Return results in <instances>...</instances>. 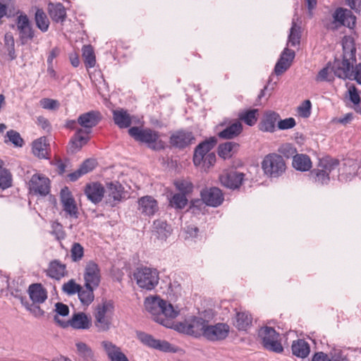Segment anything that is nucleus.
I'll use <instances>...</instances> for the list:
<instances>
[{
  "label": "nucleus",
  "instance_id": "f257e3e1",
  "mask_svg": "<svg viewBox=\"0 0 361 361\" xmlns=\"http://www.w3.org/2000/svg\"><path fill=\"white\" fill-rule=\"evenodd\" d=\"M145 307L152 314L153 320L167 328L173 329L175 324L172 319L178 315L179 310L171 303L157 297L147 298Z\"/></svg>",
  "mask_w": 361,
  "mask_h": 361
},
{
  "label": "nucleus",
  "instance_id": "f03ea898",
  "mask_svg": "<svg viewBox=\"0 0 361 361\" xmlns=\"http://www.w3.org/2000/svg\"><path fill=\"white\" fill-rule=\"evenodd\" d=\"M343 59L334 63V74L340 78H350L352 75V67L357 62L356 47L354 37L344 36L342 39Z\"/></svg>",
  "mask_w": 361,
  "mask_h": 361
},
{
  "label": "nucleus",
  "instance_id": "7ed1b4c3",
  "mask_svg": "<svg viewBox=\"0 0 361 361\" xmlns=\"http://www.w3.org/2000/svg\"><path fill=\"white\" fill-rule=\"evenodd\" d=\"M128 134L135 141L144 143L153 149L159 150L164 148L163 142L159 140V133L149 128L131 127L128 129Z\"/></svg>",
  "mask_w": 361,
  "mask_h": 361
},
{
  "label": "nucleus",
  "instance_id": "20e7f679",
  "mask_svg": "<svg viewBox=\"0 0 361 361\" xmlns=\"http://www.w3.org/2000/svg\"><path fill=\"white\" fill-rule=\"evenodd\" d=\"M114 312V304L111 300H102L97 305L94 312V324L98 331L104 332L110 329Z\"/></svg>",
  "mask_w": 361,
  "mask_h": 361
},
{
  "label": "nucleus",
  "instance_id": "39448f33",
  "mask_svg": "<svg viewBox=\"0 0 361 361\" xmlns=\"http://www.w3.org/2000/svg\"><path fill=\"white\" fill-rule=\"evenodd\" d=\"M338 166L337 159L326 157L320 160L317 168L312 170L309 174L310 178L317 185L328 184L330 174Z\"/></svg>",
  "mask_w": 361,
  "mask_h": 361
},
{
  "label": "nucleus",
  "instance_id": "423d86ee",
  "mask_svg": "<svg viewBox=\"0 0 361 361\" xmlns=\"http://www.w3.org/2000/svg\"><path fill=\"white\" fill-rule=\"evenodd\" d=\"M257 338L262 346L269 351L276 353H281L283 351L281 335L272 327H261L257 332Z\"/></svg>",
  "mask_w": 361,
  "mask_h": 361
},
{
  "label": "nucleus",
  "instance_id": "0eeeda50",
  "mask_svg": "<svg viewBox=\"0 0 361 361\" xmlns=\"http://www.w3.org/2000/svg\"><path fill=\"white\" fill-rule=\"evenodd\" d=\"M133 277L140 288L152 290L159 283V272L155 268L140 267L135 270Z\"/></svg>",
  "mask_w": 361,
  "mask_h": 361
},
{
  "label": "nucleus",
  "instance_id": "6e6552de",
  "mask_svg": "<svg viewBox=\"0 0 361 361\" xmlns=\"http://www.w3.org/2000/svg\"><path fill=\"white\" fill-rule=\"evenodd\" d=\"M207 322V320L202 317H192L189 319L176 323L173 329L180 333L195 338L204 337Z\"/></svg>",
  "mask_w": 361,
  "mask_h": 361
},
{
  "label": "nucleus",
  "instance_id": "1a4fd4ad",
  "mask_svg": "<svg viewBox=\"0 0 361 361\" xmlns=\"http://www.w3.org/2000/svg\"><path fill=\"white\" fill-rule=\"evenodd\" d=\"M333 20L324 24L329 30H336L342 26L353 30L356 24V17L350 10L342 7L337 8L332 13Z\"/></svg>",
  "mask_w": 361,
  "mask_h": 361
},
{
  "label": "nucleus",
  "instance_id": "9d476101",
  "mask_svg": "<svg viewBox=\"0 0 361 361\" xmlns=\"http://www.w3.org/2000/svg\"><path fill=\"white\" fill-rule=\"evenodd\" d=\"M262 168L267 176L279 177L285 172L286 164L281 155L271 153L264 157L262 162Z\"/></svg>",
  "mask_w": 361,
  "mask_h": 361
},
{
  "label": "nucleus",
  "instance_id": "9b49d317",
  "mask_svg": "<svg viewBox=\"0 0 361 361\" xmlns=\"http://www.w3.org/2000/svg\"><path fill=\"white\" fill-rule=\"evenodd\" d=\"M204 333V338L209 341H221L228 336L230 326L226 323L223 322L210 324L207 321Z\"/></svg>",
  "mask_w": 361,
  "mask_h": 361
},
{
  "label": "nucleus",
  "instance_id": "f8f14e48",
  "mask_svg": "<svg viewBox=\"0 0 361 361\" xmlns=\"http://www.w3.org/2000/svg\"><path fill=\"white\" fill-rule=\"evenodd\" d=\"M54 321L63 328L71 326L74 329H89L92 324L91 317L82 312L74 313L67 322L61 320L58 316H54Z\"/></svg>",
  "mask_w": 361,
  "mask_h": 361
},
{
  "label": "nucleus",
  "instance_id": "ddd939ff",
  "mask_svg": "<svg viewBox=\"0 0 361 361\" xmlns=\"http://www.w3.org/2000/svg\"><path fill=\"white\" fill-rule=\"evenodd\" d=\"M16 24L19 32V37L23 44L32 40L35 37V30L30 23V19L25 13L17 16Z\"/></svg>",
  "mask_w": 361,
  "mask_h": 361
},
{
  "label": "nucleus",
  "instance_id": "4468645a",
  "mask_svg": "<svg viewBox=\"0 0 361 361\" xmlns=\"http://www.w3.org/2000/svg\"><path fill=\"white\" fill-rule=\"evenodd\" d=\"M28 187L31 193L46 196L50 191V180L42 174L35 173L30 180Z\"/></svg>",
  "mask_w": 361,
  "mask_h": 361
},
{
  "label": "nucleus",
  "instance_id": "2eb2a0df",
  "mask_svg": "<svg viewBox=\"0 0 361 361\" xmlns=\"http://www.w3.org/2000/svg\"><path fill=\"white\" fill-rule=\"evenodd\" d=\"M360 168V163L356 160L351 159H344L338 169V180L341 182L352 180L357 175L358 170Z\"/></svg>",
  "mask_w": 361,
  "mask_h": 361
},
{
  "label": "nucleus",
  "instance_id": "dca6fc26",
  "mask_svg": "<svg viewBox=\"0 0 361 361\" xmlns=\"http://www.w3.org/2000/svg\"><path fill=\"white\" fill-rule=\"evenodd\" d=\"M137 339L145 345L163 352H173L171 345L166 341L155 339L152 335L143 331H137Z\"/></svg>",
  "mask_w": 361,
  "mask_h": 361
},
{
  "label": "nucleus",
  "instance_id": "f3484780",
  "mask_svg": "<svg viewBox=\"0 0 361 361\" xmlns=\"http://www.w3.org/2000/svg\"><path fill=\"white\" fill-rule=\"evenodd\" d=\"M83 278L85 285L98 288L101 281V274L98 264L94 261H89L85 265Z\"/></svg>",
  "mask_w": 361,
  "mask_h": 361
},
{
  "label": "nucleus",
  "instance_id": "a211bd4d",
  "mask_svg": "<svg viewBox=\"0 0 361 361\" xmlns=\"http://www.w3.org/2000/svg\"><path fill=\"white\" fill-rule=\"evenodd\" d=\"M244 173L233 169L224 170L219 176L221 183L230 189L238 188L243 183Z\"/></svg>",
  "mask_w": 361,
  "mask_h": 361
},
{
  "label": "nucleus",
  "instance_id": "6ab92c4d",
  "mask_svg": "<svg viewBox=\"0 0 361 361\" xmlns=\"http://www.w3.org/2000/svg\"><path fill=\"white\" fill-rule=\"evenodd\" d=\"M217 143V139L215 137H210L209 139L200 142L195 149L193 155V163L196 166H199L203 161L204 157L210 153Z\"/></svg>",
  "mask_w": 361,
  "mask_h": 361
},
{
  "label": "nucleus",
  "instance_id": "aec40b11",
  "mask_svg": "<svg viewBox=\"0 0 361 361\" xmlns=\"http://www.w3.org/2000/svg\"><path fill=\"white\" fill-rule=\"evenodd\" d=\"M201 197L203 202L209 207H217L224 200L221 190L216 187L204 189L201 191Z\"/></svg>",
  "mask_w": 361,
  "mask_h": 361
},
{
  "label": "nucleus",
  "instance_id": "412c9836",
  "mask_svg": "<svg viewBox=\"0 0 361 361\" xmlns=\"http://www.w3.org/2000/svg\"><path fill=\"white\" fill-rule=\"evenodd\" d=\"M60 197L63 210L66 214L71 218L78 219L79 212L75 201L67 188L61 190Z\"/></svg>",
  "mask_w": 361,
  "mask_h": 361
},
{
  "label": "nucleus",
  "instance_id": "4be33fe9",
  "mask_svg": "<svg viewBox=\"0 0 361 361\" xmlns=\"http://www.w3.org/2000/svg\"><path fill=\"white\" fill-rule=\"evenodd\" d=\"M101 118V114L99 111H90L80 115L78 123L84 128V132L89 134L91 129L99 123Z\"/></svg>",
  "mask_w": 361,
  "mask_h": 361
},
{
  "label": "nucleus",
  "instance_id": "5701e85b",
  "mask_svg": "<svg viewBox=\"0 0 361 361\" xmlns=\"http://www.w3.org/2000/svg\"><path fill=\"white\" fill-rule=\"evenodd\" d=\"M195 140L192 132L180 130L173 133L170 137V144L176 148L183 149L190 145Z\"/></svg>",
  "mask_w": 361,
  "mask_h": 361
},
{
  "label": "nucleus",
  "instance_id": "b1692460",
  "mask_svg": "<svg viewBox=\"0 0 361 361\" xmlns=\"http://www.w3.org/2000/svg\"><path fill=\"white\" fill-rule=\"evenodd\" d=\"M295 56L294 51L285 48L275 65L274 72L276 75H280L286 71L290 67Z\"/></svg>",
  "mask_w": 361,
  "mask_h": 361
},
{
  "label": "nucleus",
  "instance_id": "393cba45",
  "mask_svg": "<svg viewBox=\"0 0 361 361\" xmlns=\"http://www.w3.org/2000/svg\"><path fill=\"white\" fill-rule=\"evenodd\" d=\"M280 116L274 111H267L259 123V130L266 133H274L276 130V124H278Z\"/></svg>",
  "mask_w": 361,
  "mask_h": 361
},
{
  "label": "nucleus",
  "instance_id": "a878e982",
  "mask_svg": "<svg viewBox=\"0 0 361 361\" xmlns=\"http://www.w3.org/2000/svg\"><path fill=\"white\" fill-rule=\"evenodd\" d=\"M84 191L89 200L94 204H97L102 200L104 188L99 183H91L86 185Z\"/></svg>",
  "mask_w": 361,
  "mask_h": 361
},
{
  "label": "nucleus",
  "instance_id": "bb28decb",
  "mask_svg": "<svg viewBox=\"0 0 361 361\" xmlns=\"http://www.w3.org/2000/svg\"><path fill=\"white\" fill-rule=\"evenodd\" d=\"M46 274L49 277L59 281L68 275L66 265L59 259H54L49 262Z\"/></svg>",
  "mask_w": 361,
  "mask_h": 361
},
{
  "label": "nucleus",
  "instance_id": "cd10ccee",
  "mask_svg": "<svg viewBox=\"0 0 361 361\" xmlns=\"http://www.w3.org/2000/svg\"><path fill=\"white\" fill-rule=\"evenodd\" d=\"M90 140L88 134L84 132L83 129L78 128L75 135L71 139L68 143V151L71 153H75L87 143Z\"/></svg>",
  "mask_w": 361,
  "mask_h": 361
},
{
  "label": "nucleus",
  "instance_id": "c85d7f7f",
  "mask_svg": "<svg viewBox=\"0 0 361 361\" xmlns=\"http://www.w3.org/2000/svg\"><path fill=\"white\" fill-rule=\"evenodd\" d=\"M138 210L145 216H153L158 210L157 200L152 196H144L138 200Z\"/></svg>",
  "mask_w": 361,
  "mask_h": 361
},
{
  "label": "nucleus",
  "instance_id": "c756f323",
  "mask_svg": "<svg viewBox=\"0 0 361 361\" xmlns=\"http://www.w3.org/2000/svg\"><path fill=\"white\" fill-rule=\"evenodd\" d=\"M252 323V317L247 311L236 312L233 318V324L238 331H247Z\"/></svg>",
  "mask_w": 361,
  "mask_h": 361
},
{
  "label": "nucleus",
  "instance_id": "7c9ffc66",
  "mask_svg": "<svg viewBox=\"0 0 361 361\" xmlns=\"http://www.w3.org/2000/svg\"><path fill=\"white\" fill-rule=\"evenodd\" d=\"M30 298L34 303L41 304L47 299V291L41 283H32L28 288Z\"/></svg>",
  "mask_w": 361,
  "mask_h": 361
},
{
  "label": "nucleus",
  "instance_id": "2f4dec72",
  "mask_svg": "<svg viewBox=\"0 0 361 361\" xmlns=\"http://www.w3.org/2000/svg\"><path fill=\"white\" fill-rule=\"evenodd\" d=\"M113 119L114 123L119 128H128L132 124V116L124 109H118L113 110Z\"/></svg>",
  "mask_w": 361,
  "mask_h": 361
},
{
  "label": "nucleus",
  "instance_id": "473e14b6",
  "mask_svg": "<svg viewBox=\"0 0 361 361\" xmlns=\"http://www.w3.org/2000/svg\"><path fill=\"white\" fill-rule=\"evenodd\" d=\"M102 344L111 361H129L120 348L111 342L103 341Z\"/></svg>",
  "mask_w": 361,
  "mask_h": 361
},
{
  "label": "nucleus",
  "instance_id": "72a5a7b5",
  "mask_svg": "<svg viewBox=\"0 0 361 361\" xmlns=\"http://www.w3.org/2000/svg\"><path fill=\"white\" fill-rule=\"evenodd\" d=\"M243 131V125L240 121H235L226 126L218 133L219 137L225 140H231L238 137Z\"/></svg>",
  "mask_w": 361,
  "mask_h": 361
},
{
  "label": "nucleus",
  "instance_id": "f704fd0d",
  "mask_svg": "<svg viewBox=\"0 0 361 361\" xmlns=\"http://www.w3.org/2000/svg\"><path fill=\"white\" fill-rule=\"evenodd\" d=\"M291 350L293 355L304 359L309 355L310 346L304 339H298L293 341Z\"/></svg>",
  "mask_w": 361,
  "mask_h": 361
},
{
  "label": "nucleus",
  "instance_id": "c9c22d12",
  "mask_svg": "<svg viewBox=\"0 0 361 361\" xmlns=\"http://www.w3.org/2000/svg\"><path fill=\"white\" fill-rule=\"evenodd\" d=\"M49 14L56 23H63L66 18V11L62 4H49L48 6Z\"/></svg>",
  "mask_w": 361,
  "mask_h": 361
},
{
  "label": "nucleus",
  "instance_id": "e433bc0d",
  "mask_svg": "<svg viewBox=\"0 0 361 361\" xmlns=\"http://www.w3.org/2000/svg\"><path fill=\"white\" fill-rule=\"evenodd\" d=\"M239 144L235 142H226L218 147V154L224 159L231 158L238 150Z\"/></svg>",
  "mask_w": 361,
  "mask_h": 361
},
{
  "label": "nucleus",
  "instance_id": "4c0bfd02",
  "mask_svg": "<svg viewBox=\"0 0 361 361\" xmlns=\"http://www.w3.org/2000/svg\"><path fill=\"white\" fill-rule=\"evenodd\" d=\"M293 166L297 171H308L312 166L310 157L304 154H298L293 157Z\"/></svg>",
  "mask_w": 361,
  "mask_h": 361
},
{
  "label": "nucleus",
  "instance_id": "58836bf2",
  "mask_svg": "<svg viewBox=\"0 0 361 361\" xmlns=\"http://www.w3.org/2000/svg\"><path fill=\"white\" fill-rule=\"evenodd\" d=\"M97 288H92L91 286H87V285L85 284L83 287H80V290L78 293V296L82 305L85 306H89L94 301V291Z\"/></svg>",
  "mask_w": 361,
  "mask_h": 361
},
{
  "label": "nucleus",
  "instance_id": "ea45409f",
  "mask_svg": "<svg viewBox=\"0 0 361 361\" xmlns=\"http://www.w3.org/2000/svg\"><path fill=\"white\" fill-rule=\"evenodd\" d=\"M258 109H250L243 110L238 114L240 121L244 122L249 126H253L256 124L258 119Z\"/></svg>",
  "mask_w": 361,
  "mask_h": 361
},
{
  "label": "nucleus",
  "instance_id": "a19ab883",
  "mask_svg": "<svg viewBox=\"0 0 361 361\" xmlns=\"http://www.w3.org/2000/svg\"><path fill=\"white\" fill-rule=\"evenodd\" d=\"M36 27L42 32L48 31L50 22L46 13L42 8H37L35 13Z\"/></svg>",
  "mask_w": 361,
  "mask_h": 361
},
{
  "label": "nucleus",
  "instance_id": "79ce46f5",
  "mask_svg": "<svg viewBox=\"0 0 361 361\" xmlns=\"http://www.w3.org/2000/svg\"><path fill=\"white\" fill-rule=\"evenodd\" d=\"M32 153L39 159H47V145L45 137H40L35 140L32 147Z\"/></svg>",
  "mask_w": 361,
  "mask_h": 361
},
{
  "label": "nucleus",
  "instance_id": "37998d69",
  "mask_svg": "<svg viewBox=\"0 0 361 361\" xmlns=\"http://www.w3.org/2000/svg\"><path fill=\"white\" fill-rule=\"evenodd\" d=\"M300 26L297 25L295 19L292 20V26L290 29V33L288 35V44H290L293 47L300 44L301 37Z\"/></svg>",
  "mask_w": 361,
  "mask_h": 361
},
{
  "label": "nucleus",
  "instance_id": "c03bdc74",
  "mask_svg": "<svg viewBox=\"0 0 361 361\" xmlns=\"http://www.w3.org/2000/svg\"><path fill=\"white\" fill-rule=\"evenodd\" d=\"M82 57L87 68H91L95 66L96 58L93 47L91 45H85L82 47Z\"/></svg>",
  "mask_w": 361,
  "mask_h": 361
},
{
  "label": "nucleus",
  "instance_id": "a18cd8bd",
  "mask_svg": "<svg viewBox=\"0 0 361 361\" xmlns=\"http://www.w3.org/2000/svg\"><path fill=\"white\" fill-rule=\"evenodd\" d=\"M12 174L11 172L3 168V164L0 166V189L6 190L12 185Z\"/></svg>",
  "mask_w": 361,
  "mask_h": 361
},
{
  "label": "nucleus",
  "instance_id": "49530a36",
  "mask_svg": "<svg viewBox=\"0 0 361 361\" xmlns=\"http://www.w3.org/2000/svg\"><path fill=\"white\" fill-rule=\"evenodd\" d=\"M174 185L176 189L180 192V194L188 195L190 194L193 190V185L188 180H177L174 182Z\"/></svg>",
  "mask_w": 361,
  "mask_h": 361
},
{
  "label": "nucleus",
  "instance_id": "de8ad7c7",
  "mask_svg": "<svg viewBox=\"0 0 361 361\" xmlns=\"http://www.w3.org/2000/svg\"><path fill=\"white\" fill-rule=\"evenodd\" d=\"M109 196L114 199V200L119 201L122 198L123 188L118 183H110L108 185Z\"/></svg>",
  "mask_w": 361,
  "mask_h": 361
},
{
  "label": "nucleus",
  "instance_id": "09e8293b",
  "mask_svg": "<svg viewBox=\"0 0 361 361\" xmlns=\"http://www.w3.org/2000/svg\"><path fill=\"white\" fill-rule=\"evenodd\" d=\"M51 231L50 233L54 235L58 241L64 240L66 237V233L63 229V225L55 221L51 223Z\"/></svg>",
  "mask_w": 361,
  "mask_h": 361
},
{
  "label": "nucleus",
  "instance_id": "8fccbe9b",
  "mask_svg": "<svg viewBox=\"0 0 361 361\" xmlns=\"http://www.w3.org/2000/svg\"><path fill=\"white\" fill-rule=\"evenodd\" d=\"M188 202V200L186 197V195L180 193H176L170 199L169 204L172 207L182 209L187 205Z\"/></svg>",
  "mask_w": 361,
  "mask_h": 361
},
{
  "label": "nucleus",
  "instance_id": "3c124183",
  "mask_svg": "<svg viewBox=\"0 0 361 361\" xmlns=\"http://www.w3.org/2000/svg\"><path fill=\"white\" fill-rule=\"evenodd\" d=\"M81 286L75 282L74 279H70L62 286V291L68 295H73L78 293Z\"/></svg>",
  "mask_w": 361,
  "mask_h": 361
},
{
  "label": "nucleus",
  "instance_id": "603ef678",
  "mask_svg": "<svg viewBox=\"0 0 361 361\" xmlns=\"http://www.w3.org/2000/svg\"><path fill=\"white\" fill-rule=\"evenodd\" d=\"M71 256L73 262H78L84 256V248L78 243H74L71 249Z\"/></svg>",
  "mask_w": 361,
  "mask_h": 361
},
{
  "label": "nucleus",
  "instance_id": "864d4df0",
  "mask_svg": "<svg viewBox=\"0 0 361 361\" xmlns=\"http://www.w3.org/2000/svg\"><path fill=\"white\" fill-rule=\"evenodd\" d=\"M279 152L286 158L293 157L298 154L296 148L290 143H285L280 146Z\"/></svg>",
  "mask_w": 361,
  "mask_h": 361
},
{
  "label": "nucleus",
  "instance_id": "5fc2aeb1",
  "mask_svg": "<svg viewBox=\"0 0 361 361\" xmlns=\"http://www.w3.org/2000/svg\"><path fill=\"white\" fill-rule=\"evenodd\" d=\"M8 141L12 142L16 147H22L24 144L23 138L19 133L16 130H10L6 133ZM7 142V140H6Z\"/></svg>",
  "mask_w": 361,
  "mask_h": 361
},
{
  "label": "nucleus",
  "instance_id": "6e6d98bb",
  "mask_svg": "<svg viewBox=\"0 0 361 361\" xmlns=\"http://www.w3.org/2000/svg\"><path fill=\"white\" fill-rule=\"evenodd\" d=\"M5 45L7 47L9 56L12 59H15L14 39L11 34L6 33L4 37Z\"/></svg>",
  "mask_w": 361,
  "mask_h": 361
},
{
  "label": "nucleus",
  "instance_id": "4d7b16f0",
  "mask_svg": "<svg viewBox=\"0 0 361 361\" xmlns=\"http://www.w3.org/2000/svg\"><path fill=\"white\" fill-rule=\"evenodd\" d=\"M311 102L310 100L304 101L300 106L298 107V112L301 117L308 118L311 114Z\"/></svg>",
  "mask_w": 361,
  "mask_h": 361
},
{
  "label": "nucleus",
  "instance_id": "13d9d810",
  "mask_svg": "<svg viewBox=\"0 0 361 361\" xmlns=\"http://www.w3.org/2000/svg\"><path fill=\"white\" fill-rule=\"evenodd\" d=\"M296 123L293 118H288L283 120H279L278 128L280 130H288L293 128Z\"/></svg>",
  "mask_w": 361,
  "mask_h": 361
},
{
  "label": "nucleus",
  "instance_id": "bf43d9fd",
  "mask_svg": "<svg viewBox=\"0 0 361 361\" xmlns=\"http://www.w3.org/2000/svg\"><path fill=\"white\" fill-rule=\"evenodd\" d=\"M95 167V161L94 159H86L80 165L79 169L85 175L92 171Z\"/></svg>",
  "mask_w": 361,
  "mask_h": 361
},
{
  "label": "nucleus",
  "instance_id": "052dcab7",
  "mask_svg": "<svg viewBox=\"0 0 361 361\" xmlns=\"http://www.w3.org/2000/svg\"><path fill=\"white\" fill-rule=\"evenodd\" d=\"M37 303L27 304L25 307L35 317H40L44 314V311L42 310Z\"/></svg>",
  "mask_w": 361,
  "mask_h": 361
},
{
  "label": "nucleus",
  "instance_id": "680f3d73",
  "mask_svg": "<svg viewBox=\"0 0 361 361\" xmlns=\"http://www.w3.org/2000/svg\"><path fill=\"white\" fill-rule=\"evenodd\" d=\"M40 105L43 109L53 110L59 106V103L56 100L44 98L40 101Z\"/></svg>",
  "mask_w": 361,
  "mask_h": 361
},
{
  "label": "nucleus",
  "instance_id": "e2e57ef3",
  "mask_svg": "<svg viewBox=\"0 0 361 361\" xmlns=\"http://www.w3.org/2000/svg\"><path fill=\"white\" fill-rule=\"evenodd\" d=\"M216 162V155L214 152H210L205 155L202 164L204 169H209L214 166Z\"/></svg>",
  "mask_w": 361,
  "mask_h": 361
},
{
  "label": "nucleus",
  "instance_id": "0e129e2a",
  "mask_svg": "<svg viewBox=\"0 0 361 361\" xmlns=\"http://www.w3.org/2000/svg\"><path fill=\"white\" fill-rule=\"evenodd\" d=\"M55 311L56 312V315L58 316H62L66 317L68 316L69 314V307L68 305L62 303V302H56L55 305Z\"/></svg>",
  "mask_w": 361,
  "mask_h": 361
},
{
  "label": "nucleus",
  "instance_id": "69168bd1",
  "mask_svg": "<svg viewBox=\"0 0 361 361\" xmlns=\"http://www.w3.org/2000/svg\"><path fill=\"white\" fill-rule=\"evenodd\" d=\"M353 74L350 78H345L350 80L354 79L357 83L361 84V63L356 65L354 68V65L352 67Z\"/></svg>",
  "mask_w": 361,
  "mask_h": 361
},
{
  "label": "nucleus",
  "instance_id": "338daca9",
  "mask_svg": "<svg viewBox=\"0 0 361 361\" xmlns=\"http://www.w3.org/2000/svg\"><path fill=\"white\" fill-rule=\"evenodd\" d=\"M330 74V68L329 66L324 67L319 71L317 75L316 76V80L317 82L329 81V75Z\"/></svg>",
  "mask_w": 361,
  "mask_h": 361
},
{
  "label": "nucleus",
  "instance_id": "774afa93",
  "mask_svg": "<svg viewBox=\"0 0 361 361\" xmlns=\"http://www.w3.org/2000/svg\"><path fill=\"white\" fill-rule=\"evenodd\" d=\"M348 93L350 101L355 104H358L360 102V97L357 93V89L354 85H350L348 87Z\"/></svg>",
  "mask_w": 361,
  "mask_h": 361
}]
</instances>
